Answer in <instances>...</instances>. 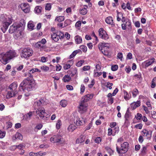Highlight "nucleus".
I'll return each mask as SVG.
<instances>
[{
    "label": "nucleus",
    "instance_id": "obj_41",
    "mask_svg": "<svg viewBox=\"0 0 156 156\" xmlns=\"http://www.w3.org/2000/svg\"><path fill=\"white\" fill-rule=\"evenodd\" d=\"M17 148L18 149L20 150H23L24 148L25 145L23 143H22L18 145H16Z\"/></svg>",
    "mask_w": 156,
    "mask_h": 156
},
{
    "label": "nucleus",
    "instance_id": "obj_59",
    "mask_svg": "<svg viewBox=\"0 0 156 156\" xmlns=\"http://www.w3.org/2000/svg\"><path fill=\"white\" fill-rule=\"evenodd\" d=\"M51 5L50 3H47L45 6V9L46 10H50L51 8Z\"/></svg>",
    "mask_w": 156,
    "mask_h": 156
},
{
    "label": "nucleus",
    "instance_id": "obj_8",
    "mask_svg": "<svg viewBox=\"0 0 156 156\" xmlns=\"http://www.w3.org/2000/svg\"><path fill=\"white\" fill-rule=\"evenodd\" d=\"M88 104H82L80 103L79 106V112L81 113L86 112L87 110Z\"/></svg>",
    "mask_w": 156,
    "mask_h": 156
},
{
    "label": "nucleus",
    "instance_id": "obj_19",
    "mask_svg": "<svg viewBox=\"0 0 156 156\" xmlns=\"http://www.w3.org/2000/svg\"><path fill=\"white\" fill-rule=\"evenodd\" d=\"M106 23L108 24H111L112 27L115 26L113 23V18L111 16H108L107 17L105 20Z\"/></svg>",
    "mask_w": 156,
    "mask_h": 156
},
{
    "label": "nucleus",
    "instance_id": "obj_24",
    "mask_svg": "<svg viewBox=\"0 0 156 156\" xmlns=\"http://www.w3.org/2000/svg\"><path fill=\"white\" fill-rule=\"evenodd\" d=\"M23 138V137L22 134L18 133H16L15 135L12 137V139L14 140L16 139L22 140Z\"/></svg>",
    "mask_w": 156,
    "mask_h": 156
},
{
    "label": "nucleus",
    "instance_id": "obj_10",
    "mask_svg": "<svg viewBox=\"0 0 156 156\" xmlns=\"http://www.w3.org/2000/svg\"><path fill=\"white\" fill-rule=\"evenodd\" d=\"M131 114L129 111L128 109L125 115V124L128 125L129 123V121L130 120Z\"/></svg>",
    "mask_w": 156,
    "mask_h": 156
},
{
    "label": "nucleus",
    "instance_id": "obj_30",
    "mask_svg": "<svg viewBox=\"0 0 156 156\" xmlns=\"http://www.w3.org/2000/svg\"><path fill=\"white\" fill-rule=\"evenodd\" d=\"M65 20V18L64 16H57L55 19V21L58 22H61L64 21Z\"/></svg>",
    "mask_w": 156,
    "mask_h": 156
},
{
    "label": "nucleus",
    "instance_id": "obj_50",
    "mask_svg": "<svg viewBox=\"0 0 156 156\" xmlns=\"http://www.w3.org/2000/svg\"><path fill=\"white\" fill-rule=\"evenodd\" d=\"M71 65L69 63H67L64 64L63 68L65 70H67L70 68Z\"/></svg>",
    "mask_w": 156,
    "mask_h": 156
},
{
    "label": "nucleus",
    "instance_id": "obj_25",
    "mask_svg": "<svg viewBox=\"0 0 156 156\" xmlns=\"http://www.w3.org/2000/svg\"><path fill=\"white\" fill-rule=\"evenodd\" d=\"M85 136L83 135H81L79 138L76 140V143H81L83 142L85 140Z\"/></svg>",
    "mask_w": 156,
    "mask_h": 156
},
{
    "label": "nucleus",
    "instance_id": "obj_60",
    "mask_svg": "<svg viewBox=\"0 0 156 156\" xmlns=\"http://www.w3.org/2000/svg\"><path fill=\"white\" fill-rule=\"evenodd\" d=\"M5 132L0 130V138H2L5 137Z\"/></svg>",
    "mask_w": 156,
    "mask_h": 156
},
{
    "label": "nucleus",
    "instance_id": "obj_32",
    "mask_svg": "<svg viewBox=\"0 0 156 156\" xmlns=\"http://www.w3.org/2000/svg\"><path fill=\"white\" fill-rule=\"evenodd\" d=\"M124 98L126 100H129L131 98V96L129 95L127 92L126 90H124Z\"/></svg>",
    "mask_w": 156,
    "mask_h": 156
},
{
    "label": "nucleus",
    "instance_id": "obj_52",
    "mask_svg": "<svg viewBox=\"0 0 156 156\" xmlns=\"http://www.w3.org/2000/svg\"><path fill=\"white\" fill-rule=\"evenodd\" d=\"M143 108L146 114H148L150 113V112L149 110V108L148 109L147 107L144 105L143 106Z\"/></svg>",
    "mask_w": 156,
    "mask_h": 156
},
{
    "label": "nucleus",
    "instance_id": "obj_17",
    "mask_svg": "<svg viewBox=\"0 0 156 156\" xmlns=\"http://www.w3.org/2000/svg\"><path fill=\"white\" fill-rule=\"evenodd\" d=\"M74 121L75 123L77 126H80L83 124V119H80L78 117H74Z\"/></svg>",
    "mask_w": 156,
    "mask_h": 156
},
{
    "label": "nucleus",
    "instance_id": "obj_11",
    "mask_svg": "<svg viewBox=\"0 0 156 156\" xmlns=\"http://www.w3.org/2000/svg\"><path fill=\"white\" fill-rule=\"evenodd\" d=\"M35 110H36L34 111L30 112L24 116V117L26 118V119L27 120H29L31 119L32 116L34 112H36V114H39V111L38 109L37 108V110H36V109H35Z\"/></svg>",
    "mask_w": 156,
    "mask_h": 156
},
{
    "label": "nucleus",
    "instance_id": "obj_38",
    "mask_svg": "<svg viewBox=\"0 0 156 156\" xmlns=\"http://www.w3.org/2000/svg\"><path fill=\"white\" fill-rule=\"evenodd\" d=\"M94 95L92 94H88L84 96L88 101L91 99L93 97Z\"/></svg>",
    "mask_w": 156,
    "mask_h": 156
},
{
    "label": "nucleus",
    "instance_id": "obj_31",
    "mask_svg": "<svg viewBox=\"0 0 156 156\" xmlns=\"http://www.w3.org/2000/svg\"><path fill=\"white\" fill-rule=\"evenodd\" d=\"M56 33L59 39H61L64 37V34L62 32L60 31H58Z\"/></svg>",
    "mask_w": 156,
    "mask_h": 156
},
{
    "label": "nucleus",
    "instance_id": "obj_28",
    "mask_svg": "<svg viewBox=\"0 0 156 156\" xmlns=\"http://www.w3.org/2000/svg\"><path fill=\"white\" fill-rule=\"evenodd\" d=\"M51 38L55 42L58 41L59 39L56 33H53L51 34Z\"/></svg>",
    "mask_w": 156,
    "mask_h": 156
},
{
    "label": "nucleus",
    "instance_id": "obj_63",
    "mask_svg": "<svg viewBox=\"0 0 156 156\" xmlns=\"http://www.w3.org/2000/svg\"><path fill=\"white\" fill-rule=\"evenodd\" d=\"M122 54L121 52L118 53L117 54V58H118L120 59L121 61L122 60Z\"/></svg>",
    "mask_w": 156,
    "mask_h": 156
},
{
    "label": "nucleus",
    "instance_id": "obj_6",
    "mask_svg": "<svg viewBox=\"0 0 156 156\" xmlns=\"http://www.w3.org/2000/svg\"><path fill=\"white\" fill-rule=\"evenodd\" d=\"M50 141L53 143H57L58 144H61L65 143V140L60 135L54 136L50 138Z\"/></svg>",
    "mask_w": 156,
    "mask_h": 156
},
{
    "label": "nucleus",
    "instance_id": "obj_7",
    "mask_svg": "<svg viewBox=\"0 0 156 156\" xmlns=\"http://www.w3.org/2000/svg\"><path fill=\"white\" fill-rule=\"evenodd\" d=\"M6 52L0 54V62L4 65H6L10 60Z\"/></svg>",
    "mask_w": 156,
    "mask_h": 156
},
{
    "label": "nucleus",
    "instance_id": "obj_26",
    "mask_svg": "<svg viewBox=\"0 0 156 156\" xmlns=\"http://www.w3.org/2000/svg\"><path fill=\"white\" fill-rule=\"evenodd\" d=\"M27 27L29 30H32L34 29V26L33 22L31 21H29L27 24Z\"/></svg>",
    "mask_w": 156,
    "mask_h": 156
},
{
    "label": "nucleus",
    "instance_id": "obj_61",
    "mask_svg": "<svg viewBox=\"0 0 156 156\" xmlns=\"http://www.w3.org/2000/svg\"><path fill=\"white\" fill-rule=\"evenodd\" d=\"M108 136H110L111 135H112L113 136H114L115 135V134L112 133V129L111 128H108Z\"/></svg>",
    "mask_w": 156,
    "mask_h": 156
},
{
    "label": "nucleus",
    "instance_id": "obj_35",
    "mask_svg": "<svg viewBox=\"0 0 156 156\" xmlns=\"http://www.w3.org/2000/svg\"><path fill=\"white\" fill-rule=\"evenodd\" d=\"M80 50H76L74 51L72 54L69 56V58L71 59L74 57L78 52H79Z\"/></svg>",
    "mask_w": 156,
    "mask_h": 156
},
{
    "label": "nucleus",
    "instance_id": "obj_57",
    "mask_svg": "<svg viewBox=\"0 0 156 156\" xmlns=\"http://www.w3.org/2000/svg\"><path fill=\"white\" fill-rule=\"evenodd\" d=\"M118 69V66L117 65H113L112 66L111 69L113 71H115Z\"/></svg>",
    "mask_w": 156,
    "mask_h": 156
},
{
    "label": "nucleus",
    "instance_id": "obj_58",
    "mask_svg": "<svg viewBox=\"0 0 156 156\" xmlns=\"http://www.w3.org/2000/svg\"><path fill=\"white\" fill-rule=\"evenodd\" d=\"M142 127L143 125L141 123H139L135 126V128L140 129H142Z\"/></svg>",
    "mask_w": 156,
    "mask_h": 156
},
{
    "label": "nucleus",
    "instance_id": "obj_2",
    "mask_svg": "<svg viewBox=\"0 0 156 156\" xmlns=\"http://www.w3.org/2000/svg\"><path fill=\"white\" fill-rule=\"evenodd\" d=\"M110 47L109 43L104 42H100L98 45L99 50L105 55H108Z\"/></svg>",
    "mask_w": 156,
    "mask_h": 156
},
{
    "label": "nucleus",
    "instance_id": "obj_48",
    "mask_svg": "<svg viewBox=\"0 0 156 156\" xmlns=\"http://www.w3.org/2000/svg\"><path fill=\"white\" fill-rule=\"evenodd\" d=\"M99 36L100 37L103 35L106 31L104 30L103 28H100L99 30Z\"/></svg>",
    "mask_w": 156,
    "mask_h": 156
},
{
    "label": "nucleus",
    "instance_id": "obj_29",
    "mask_svg": "<svg viewBox=\"0 0 156 156\" xmlns=\"http://www.w3.org/2000/svg\"><path fill=\"white\" fill-rule=\"evenodd\" d=\"M76 128V126L74 124L70 125L68 128V130L69 132H72Z\"/></svg>",
    "mask_w": 156,
    "mask_h": 156
},
{
    "label": "nucleus",
    "instance_id": "obj_9",
    "mask_svg": "<svg viewBox=\"0 0 156 156\" xmlns=\"http://www.w3.org/2000/svg\"><path fill=\"white\" fill-rule=\"evenodd\" d=\"M141 132L142 135L146 136L147 139L150 140L151 139V137L152 131H149L145 129H143L142 131Z\"/></svg>",
    "mask_w": 156,
    "mask_h": 156
},
{
    "label": "nucleus",
    "instance_id": "obj_18",
    "mask_svg": "<svg viewBox=\"0 0 156 156\" xmlns=\"http://www.w3.org/2000/svg\"><path fill=\"white\" fill-rule=\"evenodd\" d=\"M154 60L155 58H152L144 62V63H145V67L146 68L147 67L149 66L152 65L154 62Z\"/></svg>",
    "mask_w": 156,
    "mask_h": 156
},
{
    "label": "nucleus",
    "instance_id": "obj_21",
    "mask_svg": "<svg viewBox=\"0 0 156 156\" xmlns=\"http://www.w3.org/2000/svg\"><path fill=\"white\" fill-rule=\"evenodd\" d=\"M116 151L119 154H124L126 152L127 150L124 149V148L121 147L120 148H119V147L116 145Z\"/></svg>",
    "mask_w": 156,
    "mask_h": 156
},
{
    "label": "nucleus",
    "instance_id": "obj_23",
    "mask_svg": "<svg viewBox=\"0 0 156 156\" xmlns=\"http://www.w3.org/2000/svg\"><path fill=\"white\" fill-rule=\"evenodd\" d=\"M17 87V84L16 83L13 82L9 86V89L12 91H15L16 90Z\"/></svg>",
    "mask_w": 156,
    "mask_h": 156
},
{
    "label": "nucleus",
    "instance_id": "obj_37",
    "mask_svg": "<svg viewBox=\"0 0 156 156\" xmlns=\"http://www.w3.org/2000/svg\"><path fill=\"white\" fill-rule=\"evenodd\" d=\"M129 144L127 142H125L122 144H121V146L122 147L128 151Z\"/></svg>",
    "mask_w": 156,
    "mask_h": 156
},
{
    "label": "nucleus",
    "instance_id": "obj_34",
    "mask_svg": "<svg viewBox=\"0 0 156 156\" xmlns=\"http://www.w3.org/2000/svg\"><path fill=\"white\" fill-rule=\"evenodd\" d=\"M60 104L62 107H65L67 105V102L66 100H63L60 101Z\"/></svg>",
    "mask_w": 156,
    "mask_h": 156
},
{
    "label": "nucleus",
    "instance_id": "obj_39",
    "mask_svg": "<svg viewBox=\"0 0 156 156\" xmlns=\"http://www.w3.org/2000/svg\"><path fill=\"white\" fill-rule=\"evenodd\" d=\"M156 85V77H154L151 81V87L152 88H154Z\"/></svg>",
    "mask_w": 156,
    "mask_h": 156
},
{
    "label": "nucleus",
    "instance_id": "obj_4",
    "mask_svg": "<svg viewBox=\"0 0 156 156\" xmlns=\"http://www.w3.org/2000/svg\"><path fill=\"white\" fill-rule=\"evenodd\" d=\"M25 25V22L23 19L20 20L19 24L17 25L13 24L10 26L9 29V32L10 33H13L16 30L18 29H20V30H22L24 29Z\"/></svg>",
    "mask_w": 156,
    "mask_h": 156
},
{
    "label": "nucleus",
    "instance_id": "obj_56",
    "mask_svg": "<svg viewBox=\"0 0 156 156\" xmlns=\"http://www.w3.org/2000/svg\"><path fill=\"white\" fill-rule=\"evenodd\" d=\"M41 70L45 72L47 71L49 69V68L46 66H41Z\"/></svg>",
    "mask_w": 156,
    "mask_h": 156
},
{
    "label": "nucleus",
    "instance_id": "obj_3",
    "mask_svg": "<svg viewBox=\"0 0 156 156\" xmlns=\"http://www.w3.org/2000/svg\"><path fill=\"white\" fill-rule=\"evenodd\" d=\"M0 20L3 23V27L5 30L8 29L12 22V19L10 17L3 14L0 16Z\"/></svg>",
    "mask_w": 156,
    "mask_h": 156
},
{
    "label": "nucleus",
    "instance_id": "obj_12",
    "mask_svg": "<svg viewBox=\"0 0 156 156\" xmlns=\"http://www.w3.org/2000/svg\"><path fill=\"white\" fill-rule=\"evenodd\" d=\"M22 10L25 13H27L30 11V7L28 4L24 3L21 5Z\"/></svg>",
    "mask_w": 156,
    "mask_h": 156
},
{
    "label": "nucleus",
    "instance_id": "obj_14",
    "mask_svg": "<svg viewBox=\"0 0 156 156\" xmlns=\"http://www.w3.org/2000/svg\"><path fill=\"white\" fill-rule=\"evenodd\" d=\"M117 21L119 22L121 20L123 23H124L126 21L125 18L123 16L122 13L120 12H117Z\"/></svg>",
    "mask_w": 156,
    "mask_h": 156
},
{
    "label": "nucleus",
    "instance_id": "obj_20",
    "mask_svg": "<svg viewBox=\"0 0 156 156\" xmlns=\"http://www.w3.org/2000/svg\"><path fill=\"white\" fill-rule=\"evenodd\" d=\"M47 114L45 112V110L44 109H41V111L40 112V117L42 119H45L47 118L46 116Z\"/></svg>",
    "mask_w": 156,
    "mask_h": 156
},
{
    "label": "nucleus",
    "instance_id": "obj_13",
    "mask_svg": "<svg viewBox=\"0 0 156 156\" xmlns=\"http://www.w3.org/2000/svg\"><path fill=\"white\" fill-rule=\"evenodd\" d=\"M9 60L17 56V55L15 51L10 50L6 52Z\"/></svg>",
    "mask_w": 156,
    "mask_h": 156
},
{
    "label": "nucleus",
    "instance_id": "obj_45",
    "mask_svg": "<svg viewBox=\"0 0 156 156\" xmlns=\"http://www.w3.org/2000/svg\"><path fill=\"white\" fill-rule=\"evenodd\" d=\"M139 92L138 90L136 89H134L132 92L133 96L134 98L136 97L137 95L138 94Z\"/></svg>",
    "mask_w": 156,
    "mask_h": 156
},
{
    "label": "nucleus",
    "instance_id": "obj_16",
    "mask_svg": "<svg viewBox=\"0 0 156 156\" xmlns=\"http://www.w3.org/2000/svg\"><path fill=\"white\" fill-rule=\"evenodd\" d=\"M141 101L140 100L137 101L136 102H134L131 104V108L133 110L135 109L136 108L140 105Z\"/></svg>",
    "mask_w": 156,
    "mask_h": 156
},
{
    "label": "nucleus",
    "instance_id": "obj_22",
    "mask_svg": "<svg viewBox=\"0 0 156 156\" xmlns=\"http://www.w3.org/2000/svg\"><path fill=\"white\" fill-rule=\"evenodd\" d=\"M16 91H8L6 95V98H9L11 97L15 96L16 94Z\"/></svg>",
    "mask_w": 156,
    "mask_h": 156
},
{
    "label": "nucleus",
    "instance_id": "obj_36",
    "mask_svg": "<svg viewBox=\"0 0 156 156\" xmlns=\"http://www.w3.org/2000/svg\"><path fill=\"white\" fill-rule=\"evenodd\" d=\"M20 29H18L16 30L15 31L13 32H15L16 36L17 37H19L21 35L22 31L20 30Z\"/></svg>",
    "mask_w": 156,
    "mask_h": 156
},
{
    "label": "nucleus",
    "instance_id": "obj_1",
    "mask_svg": "<svg viewBox=\"0 0 156 156\" xmlns=\"http://www.w3.org/2000/svg\"><path fill=\"white\" fill-rule=\"evenodd\" d=\"M39 69L37 68H33L28 71V73H25L24 76L27 78L24 80L20 83V89H27L28 91H30L35 85V82L33 79V76L32 74L38 72Z\"/></svg>",
    "mask_w": 156,
    "mask_h": 156
},
{
    "label": "nucleus",
    "instance_id": "obj_43",
    "mask_svg": "<svg viewBox=\"0 0 156 156\" xmlns=\"http://www.w3.org/2000/svg\"><path fill=\"white\" fill-rule=\"evenodd\" d=\"M142 115L139 113H137L135 115V118L138 120H140L142 119Z\"/></svg>",
    "mask_w": 156,
    "mask_h": 156
},
{
    "label": "nucleus",
    "instance_id": "obj_49",
    "mask_svg": "<svg viewBox=\"0 0 156 156\" xmlns=\"http://www.w3.org/2000/svg\"><path fill=\"white\" fill-rule=\"evenodd\" d=\"M80 48L84 52H86L87 50V48L85 46L82 45L80 46Z\"/></svg>",
    "mask_w": 156,
    "mask_h": 156
},
{
    "label": "nucleus",
    "instance_id": "obj_27",
    "mask_svg": "<svg viewBox=\"0 0 156 156\" xmlns=\"http://www.w3.org/2000/svg\"><path fill=\"white\" fill-rule=\"evenodd\" d=\"M74 39L76 43L77 44H80L82 41V38L79 35L76 36L75 37Z\"/></svg>",
    "mask_w": 156,
    "mask_h": 156
},
{
    "label": "nucleus",
    "instance_id": "obj_40",
    "mask_svg": "<svg viewBox=\"0 0 156 156\" xmlns=\"http://www.w3.org/2000/svg\"><path fill=\"white\" fill-rule=\"evenodd\" d=\"M100 37L105 40H107L109 38L106 32H105L103 35H101Z\"/></svg>",
    "mask_w": 156,
    "mask_h": 156
},
{
    "label": "nucleus",
    "instance_id": "obj_5",
    "mask_svg": "<svg viewBox=\"0 0 156 156\" xmlns=\"http://www.w3.org/2000/svg\"><path fill=\"white\" fill-rule=\"evenodd\" d=\"M33 52V50L29 48H23L21 51L20 57L22 58L27 59L32 55Z\"/></svg>",
    "mask_w": 156,
    "mask_h": 156
},
{
    "label": "nucleus",
    "instance_id": "obj_53",
    "mask_svg": "<svg viewBox=\"0 0 156 156\" xmlns=\"http://www.w3.org/2000/svg\"><path fill=\"white\" fill-rule=\"evenodd\" d=\"M90 66H84L83 68V71H86L89 70L90 69Z\"/></svg>",
    "mask_w": 156,
    "mask_h": 156
},
{
    "label": "nucleus",
    "instance_id": "obj_42",
    "mask_svg": "<svg viewBox=\"0 0 156 156\" xmlns=\"http://www.w3.org/2000/svg\"><path fill=\"white\" fill-rule=\"evenodd\" d=\"M88 101L86 98L83 96L82 98L80 103L82 104H87V102Z\"/></svg>",
    "mask_w": 156,
    "mask_h": 156
},
{
    "label": "nucleus",
    "instance_id": "obj_64",
    "mask_svg": "<svg viewBox=\"0 0 156 156\" xmlns=\"http://www.w3.org/2000/svg\"><path fill=\"white\" fill-rule=\"evenodd\" d=\"M39 154L38 153H33V152H31L29 153L30 156H38Z\"/></svg>",
    "mask_w": 156,
    "mask_h": 156
},
{
    "label": "nucleus",
    "instance_id": "obj_46",
    "mask_svg": "<svg viewBox=\"0 0 156 156\" xmlns=\"http://www.w3.org/2000/svg\"><path fill=\"white\" fill-rule=\"evenodd\" d=\"M62 125V124L61 120L60 119L58 120L56 124V128L57 129H59Z\"/></svg>",
    "mask_w": 156,
    "mask_h": 156
},
{
    "label": "nucleus",
    "instance_id": "obj_47",
    "mask_svg": "<svg viewBox=\"0 0 156 156\" xmlns=\"http://www.w3.org/2000/svg\"><path fill=\"white\" fill-rule=\"evenodd\" d=\"M85 62L84 60H81L79 61L76 64V66L78 67H80L82 66L83 63Z\"/></svg>",
    "mask_w": 156,
    "mask_h": 156
},
{
    "label": "nucleus",
    "instance_id": "obj_55",
    "mask_svg": "<svg viewBox=\"0 0 156 156\" xmlns=\"http://www.w3.org/2000/svg\"><path fill=\"white\" fill-rule=\"evenodd\" d=\"M85 87L83 84H81L80 87V93L81 94H83L85 90Z\"/></svg>",
    "mask_w": 156,
    "mask_h": 156
},
{
    "label": "nucleus",
    "instance_id": "obj_62",
    "mask_svg": "<svg viewBox=\"0 0 156 156\" xmlns=\"http://www.w3.org/2000/svg\"><path fill=\"white\" fill-rule=\"evenodd\" d=\"M113 84L112 83H110L109 82H108L107 83V84L106 85V87L108 88L110 90H111L112 89V86L113 85Z\"/></svg>",
    "mask_w": 156,
    "mask_h": 156
},
{
    "label": "nucleus",
    "instance_id": "obj_33",
    "mask_svg": "<svg viewBox=\"0 0 156 156\" xmlns=\"http://www.w3.org/2000/svg\"><path fill=\"white\" fill-rule=\"evenodd\" d=\"M71 79V78L69 75H65L63 78V80L65 82H69Z\"/></svg>",
    "mask_w": 156,
    "mask_h": 156
},
{
    "label": "nucleus",
    "instance_id": "obj_54",
    "mask_svg": "<svg viewBox=\"0 0 156 156\" xmlns=\"http://www.w3.org/2000/svg\"><path fill=\"white\" fill-rule=\"evenodd\" d=\"M115 38L119 42H120L122 41V39L120 35H116L115 37Z\"/></svg>",
    "mask_w": 156,
    "mask_h": 156
},
{
    "label": "nucleus",
    "instance_id": "obj_44",
    "mask_svg": "<svg viewBox=\"0 0 156 156\" xmlns=\"http://www.w3.org/2000/svg\"><path fill=\"white\" fill-rule=\"evenodd\" d=\"M80 13L82 15L86 14L87 13V10L86 8H84L80 10Z\"/></svg>",
    "mask_w": 156,
    "mask_h": 156
},
{
    "label": "nucleus",
    "instance_id": "obj_15",
    "mask_svg": "<svg viewBox=\"0 0 156 156\" xmlns=\"http://www.w3.org/2000/svg\"><path fill=\"white\" fill-rule=\"evenodd\" d=\"M46 42V41L44 38L42 39L41 41H40V43L43 44L42 45H41L40 44V49L41 50L46 51V47L45 45H44Z\"/></svg>",
    "mask_w": 156,
    "mask_h": 156
},
{
    "label": "nucleus",
    "instance_id": "obj_51",
    "mask_svg": "<svg viewBox=\"0 0 156 156\" xmlns=\"http://www.w3.org/2000/svg\"><path fill=\"white\" fill-rule=\"evenodd\" d=\"M94 76L96 77H99L102 74V73L101 72H97L95 69L94 70Z\"/></svg>",
    "mask_w": 156,
    "mask_h": 156
}]
</instances>
